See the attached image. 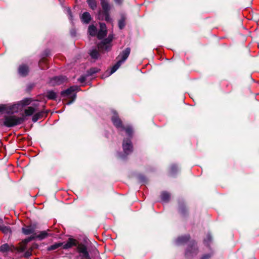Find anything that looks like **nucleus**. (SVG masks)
<instances>
[{
    "mask_svg": "<svg viewBox=\"0 0 259 259\" xmlns=\"http://www.w3.org/2000/svg\"><path fill=\"white\" fill-rule=\"evenodd\" d=\"M30 103V100L25 99L19 103L13 105L2 104L0 105V112H6L7 113L18 112L21 110L24 106L29 105Z\"/></svg>",
    "mask_w": 259,
    "mask_h": 259,
    "instance_id": "obj_1",
    "label": "nucleus"
},
{
    "mask_svg": "<svg viewBox=\"0 0 259 259\" xmlns=\"http://www.w3.org/2000/svg\"><path fill=\"white\" fill-rule=\"evenodd\" d=\"M130 48H127L120 53L117 58L118 59L117 62L113 66L110 72L108 73L109 75L115 72L120 66L121 64L126 60L130 54Z\"/></svg>",
    "mask_w": 259,
    "mask_h": 259,
    "instance_id": "obj_2",
    "label": "nucleus"
},
{
    "mask_svg": "<svg viewBox=\"0 0 259 259\" xmlns=\"http://www.w3.org/2000/svg\"><path fill=\"white\" fill-rule=\"evenodd\" d=\"M24 121V117L15 115L6 116L4 119V124L7 127H12L21 124Z\"/></svg>",
    "mask_w": 259,
    "mask_h": 259,
    "instance_id": "obj_3",
    "label": "nucleus"
},
{
    "mask_svg": "<svg viewBox=\"0 0 259 259\" xmlns=\"http://www.w3.org/2000/svg\"><path fill=\"white\" fill-rule=\"evenodd\" d=\"M78 88L77 86H73L61 92V95L64 97L71 99V100L68 102L66 104H70L74 101L76 98L75 92L78 91Z\"/></svg>",
    "mask_w": 259,
    "mask_h": 259,
    "instance_id": "obj_4",
    "label": "nucleus"
},
{
    "mask_svg": "<svg viewBox=\"0 0 259 259\" xmlns=\"http://www.w3.org/2000/svg\"><path fill=\"white\" fill-rule=\"evenodd\" d=\"M113 38L112 34H110L108 38L103 40L100 44L98 45V49L100 51H108L111 48V41Z\"/></svg>",
    "mask_w": 259,
    "mask_h": 259,
    "instance_id": "obj_5",
    "label": "nucleus"
},
{
    "mask_svg": "<svg viewBox=\"0 0 259 259\" xmlns=\"http://www.w3.org/2000/svg\"><path fill=\"white\" fill-rule=\"evenodd\" d=\"M112 120L114 125L117 128H120L121 130H125L128 136L131 135L132 133V129L130 127L125 128L123 126L121 120L119 119L117 116L114 115L112 118Z\"/></svg>",
    "mask_w": 259,
    "mask_h": 259,
    "instance_id": "obj_6",
    "label": "nucleus"
},
{
    "mask_svg": "<svg viewBox=\"0 0 259 259\" xmlns=\"http://www.w3.org/2000/svg\"><path fill=\"white\" fill-rule=\"evenodd\" d=\"M77 251L81 259H91L87 250V248L84 244H78L77 246Z\"/></svg>",
    "mask_w": 259,
    "mask_h": 259,
    "instance_id": "obj_7",
    "label": "nucleus"
},
{
    "mask_svg": "<svg viewBox=\"0 0 259 259\" xmlns=\"http://www.w3.org/2000/svg\"><path fill=\"white\" fill-rule=\"evenodd\" d=\"M123 149L124 152L126 154H128L132 151L133 146L131 141L128 140H124L123 142Z\"/></svg>",
    "mask_w": 259,
    "mask_h": 259,
    "instance_id": "obj_8",
    "label": "nucleus"
},
{
    "mask_svg": "<svg viewBox=\"0 0 259 259\" xmlns=\"http://www.w3.org/2000/svg\"><path fill=\"white\" fill-rule=\"evenodd\" d=\"M66 80V78L63 76H56L52 78L50 80V83L52 85H59L64 82Z\"/></svg>",
    "mask_w": 259,
    "mask_h": 259,
    "instance_id": "obj_9",
    "label": "nucleus"
},
{
    "mask_svg": "<svg viewBox=\"0 0 259 259\" xmlns=\"http://www.w3.org/2000/svg\"><path fill=\"white\" fill-rule=\"evenodd\" d=\"M107 34V28L105 24H100V30L97 34V36L99 39L103 38Z\"/></svg>",
    "mask_w": 259,
    "mask_h": 259,
    "instance_id": "obj_10",
    "label": "nucleus"
},
{
    "mask_svg": "<svg viewBox=\"0 0 259 259\" xmlns=\"http://www.w3.org/2000/svg\"><path fill=\"white\" fill-rule=\"evenodd\" d=\"M48 235H48V233L46 231H41L39 233V234H38V235H35V236H33L32 237H29V238L26 239V241L27 242H29V241H31V240L34 239L35 238H38L40 240H42V239H44L45 238H46Z\"/></svg>",
    "mask_w": 259,
    "mask_h": 259,
    "instance_id": "obj_11",
    "label": "nucleus"
},
{
    "mask_svg": "<svg viewBox=\"0 0 259 259\" xmlns=\"http://www.w3.org/2000/svg\"><path fill=\"white\" fill-rule=\"evenodd\" d=\"M197 253V248L194 245H193L191 246H190L189 248L187 250L186 252V255L187 256H190L191 255H193L194 254H196Z\"/></svg>",
    "mask_w": 259,
    "mask_h": 259,
    "instance_id": "obj_12",
    "label": "nucleus"
},
{
    "mask_svg": "<svg viewBox=\"0 0 259 259\" xmlns=\"http://www.w3.org/2000/svg\"><path fill=\"white\" fill-rule=\"evenodd\" d=\"M102 7L104 13L109 12L111 9V6L109 4L108 0H101Z\"/></svg>",
    "mask_w": 259,
    "mask_h": 259,
    "instance_id": "obj_13",
    "label": "nucleus"
},
{
    "mask_svg": "<svg viewBox=\"0 0 259 259\" xmlns=\"http://www.w3.org/2000/svg\"><path fill=\"white\" fill-rule=\"evenodd\" d=\"M190 238L189 235L182 236L176 240V243L177 245H181L186 242Z\"/></svg>",
    "mask_w": 259,
    "mask_h": 259,
    "instance_id": "obj_14",
    "label": "nucleus"
},
{
    "mask_svg": "<svg viewBox=\"0 0 259 259\" xmlns=\"http://www.w3.org/2000/svg\"><path fill=\"white\" fill-rule=\"evenodd\" d=\"M75 245V240L74 239L70 238L68 239L67 242L63 243V245L61 247H62L63 249H68Z\"/></svg>",
    "mask_w": 259,
    "mask_h": 259,
    "instance_id": "obj_15",
    "label": "nucleus"
},
{
    "mask_svg": "<svg viewBox=\"0 0 259 259\" xmlns=\"http://www.w3.org/2000/svg\"><path fill=\"white\" fill-rule=\"evenodd\" d=\"M80 18L83 23H89L91 19V17L88 12H84L81 16Z\"/></svg>",
    "mask_w": 259,
    "mask_h": 259,
    "instance_id": "obj_16",
    "label": "nucleus"
},
{
    "mask_svg": "<svg viewBox=\"0 0 259 259\" xmlns=\"http://www.w3.org/2000/svg\"><path fill=\"white\" fill-rule=\"evenodd\" d=\"M37 105L35 107L30 106L25 110V114L26 116H30L32 115L35 111L37 110Z\"/></svg>",
    "mask_w": 259,
    "mask_h": 259,
    "instance_id": "obj_17",
    "label": "nucleus"
},
{
    "mask_svg": "<svg viewBox=\"0 0 259 259\" xmlns=\"http://www.w3.org/2000/svg\"><path fill=\"white\" fill-rule=\"evenodd\" d=\"M35 228L32 226H27L22 228V232L25 235H29L33 233L35 231Z\"/></svg>",
    "mask_w": 259,
    "mask_h": 259,
    "instance_id": "obj_18",
    "label": "nucleus"
},
{
    "mask_svg": "<svg viewBox=\"0 0 259 259\" xmlns=\"http://www.w3.org/2000/svg\"><path fill=\"white\" fill-rule=\"evenodd\" d=\"M28 72V68L25 65L20 66L19 68V73L22 76H25Z\"/></svg>",
    "mask_w": 259,
    "mask_h": 259,
    "instance_id": "obj_19",
    "label": "nucleus"
},
{
    "mask_svg": "<svg viewBox=\"0 0 259 259\" xmlns=\"http://www.w3.org/2000/svg\"><path fill=\"white\" fill-rule=\"evenodd\" d=\"M88 32L90 35L95 36L97 34V28L94 25H90L88 28Z\"/></svg>",
    "mask_w": 259,
    "mask_h": 259,
    "instance_id": "obj_20",
    "label": "nucleus"
},
{
    "mask_svg": "<svg viewBox=\"0 0 259 259\" xmlns=\"http://www.w3.org/2000/svg\"><path fill=\"white\" fill-rule=\"evenodd\" d=\"M63 245V242H59V243H56L52 245H51L50 246L48 247V250H53L57 249L60 247H61Z\"/></svg>",
    "mask_w": 259,
    "mask_h": 259,
    "instance_id": "obj_21",
    "label": "nucleus"
},
{
    "mask_svg": "<svg viewBox=\"0 0 259 259\" xmlns=\"http://www.w3.org/2000/svg\"><path fill=\"white\" fill-rule=\"evenodd\" d=\"M161 200L164 202H166L170 198V195L167 192H162L161 195Z\"/></svg>",
    "mask_w": 259,
    "mask_h": 259,
    "instance_id": "obj_22",
    "label": "nucleus"
},
{
    "mask_svg": "<svg viewBox=\"0 0 259 259\" xmlns=\"http://www.w3.org/2000/svg\"><path fill=\"white\" fill-rule=\"evenodd\" d=\"M87 2L92 9L94 10L96 9L97 5L95 0H88Z\"/></svg>",
    "mask_w": 259,
    "mask_h": 259,
    "instance_id": "obj_23",
    "label": "nucleus"
},
{
    "mask_svg": "<svg viewBox=\"0 0 259 259\" xmlns=\"http://www.w3.org/2000/svg\"><path fill=\"white\" fill-rule=\"evenodd\" d=\"M47 96L49 99H55L56 98V94L54 92L49 91L47 93Z\"/></svg>",
    "mask_w": 259,
    "mask_h": 259,
    "instance_id": "obj_24",
    "label": "nucleus"
},
{
    "mask_svg": "<svg viewBox=\"0 0 259 259\" xmlns=\"http://www.w3.org/2000/svg\"><path fill=\"white\" fill-rule=\"evenodd\" d=\"M90 55L92 58L97 59L99 56V53L96 50H93L90 53Z\"/></svg>",
    "mask_w": 259,
    "mask_h": 259,
    "instance_id": "obj_25",
    "label": "nucleus"
},
{
    "mask_svg": "<svg viewBox=\"0 0 259 259\" xmlns=\"http://www.w3.org/2000/svg\"><path fill=\"white\" fill-rule=\"evenodd\" d=\"M9 249V245L7 244H4L0 246V251L5 252Z\"/></svg>",
    "mask_w": 259,
    "mask_h": 259,
    "instance_id": "obj_26",
    "label": "nucleus"
},
{
    "mask_svg": "<svg viewBox=\"0 0 259 259\" xmlns=\"http://www.w3.org/2000/svg\"><path fill=\"white\" fill-rule=\"evenodd\" d=\"M118 26L120 29H122L125 26V19L122 17L118 22Z\"/></svg>",
    "mask_w": 259,
    "mask_h": 259,
    "instance_id": "obj_27",
    "label": "nucleus"
},
{
    "mask_svg": "<svg viewBox=\"0 0 259 259\" xmlns=\"http://www.w3.org/2000/svg\"><path fill=\"white\" fill-rule=\"evenodd\" d=\"M41 116V113H38L34 114L32 117V120L34 122H36Z\"/></svg>",
    "mask_w": 259,
    "mask_h": 259,
    "instance_id": "obj_28",
    "label": "nucleus"
},
{
    "mask_svg": "<svg viewBox=\"0 0 259 259\" xmlns=\"http://www.w3.org/2000/svg\"><path fill=\"white\" fill-rule=\"evenodd\" d=\"M41 116V113H38L34 114L32 117V120L34 122H36Z\"/></svg>",
    "mask_w": 259,
    "mask_h": 259,
    "instance_id": "obj_29",
    "label": "nucleus"
},
{
    "mask_svg": "<svg viewBox=\"0 0 259 259\" xmlns=\"http://www.w3.org/2000/svg\"><path fill=\"white\" fill-rule=\"evenodd\" d=\"M105 19L107 22H111L112 19L110 18L109 12L104 13Z\"/></svg>",
    "mask_w": 259,
    "mask_h": 259,
    "instance_id": "obj_30",
    "label": "nucleus"
},
{
    "mask_svg": "<svg viewBox=\"0 0 259 259\" xmlns=\"http://www.w3.org/2000/svg\"><path fill=\"white\" fill-rule=\"evenodd\" d=\"M211 240V236L210 234H207L206 239H204V241L206 244H207Z\"/></svg>",
    "mask_w": 259,
    "mask_h": 259,
    "instance_id": "obj_31",
    "label": "nucleus"
},
{
    "mask_svg": "<svg viewBox=\"0 0 259 259\" xmlns=\"http://www.w3.org/2000/svg\"><path fill=\"white\" fill-rule=\"evenodd\" d=\"M67 13H68V15L69 19L71 21H72V14H71V11H70V10L69 9H67Z\"/></svg>",
    "mask_w": 259,
    "mask_h": 259,
    "instance_id": "obj_32",
    "label": "nucleus"
},
{
    "mask_svg": "<svg viewBox=\"0 0 259 259\" xmlns=\"http://www.w3.org/2000/svg\"><path fill=\"white\" fill-rule=\"evenodd\" d=\"M3 231L5 233H8L10 232V229L8 227H5L3 229Z\"/></svg>",
    "mask_w": 259,
    "mask_h": 259,
    "instance_id": "obj_33",
    "label": "nucleus"
},
{
    "mask_svg": "<svg viewBox=\"0 0 259 259\" xmlns=\"http://www.w3.org/2000/svg\"><path fill=\"white\" fill-rule=\"evenodd\" d=\"M210 257L209 254H205L203 255L201 259H208Z\"/></svg>",
    "mask_w": 259,
    "mask_h": 259,
    "instance_id": "obj_34",
    "label": "nucleus"
},
{
    "mask_svg": "<svg viewBox=\"0 0 259 259\" xmlns=\"http://www.w3.org/2000/svg\"><path fill=\"white\" fill-rule=\"evenodd\" d=\"M85 78L83 76H82L81 77H80L79 79H78V80L80 82H83L85 81Z\"/></svg>",
    "mask_w": 259,
    "mask_h": 259,
    "instance_id": "obj_35",
    "label": "nucleus"
},
{
    "mask_svg": "<svg viewBox=\"0 0 259 259\" xmlns=\"http://www.w3.org/2000/svg\"><path fill=\"white\" fill-rule=\"evenodd\" d=\"M31 253L30 251H27L25 253V256L26 257H29L31 255Z\"/></svg>",
    "mask_w": 259,
    "mask_h": 259,
    "instance_id": "obj_36",
    "label": "nucleus"
},
{
    "mask_svg": "<svg viewBox=\"0 0 259 259\" xmlns=\"http://www.w3.org/2000/svg\"><path fill=\"white\" fill-rule=\"evenodd\" d=\"M114 2L118 4H120L121 3H122V0H114Z\"/></svg>",
    "mask_w": 259,
    "mask_h": 259,
    "instance_id": "obj_37",
    "label": "nucleus"
},
{
    "mask_svg": "<svg viewBox=\"0 0 259 259\" xmlns=\"http://www.w3.org/2000/svg\"><path fill=\"white\" fill-rule=\"evenodd\" d=\"M175 168V166H171V170L173 171H174V169Z\"/></svg>",
    "mask_w": 259,
    "mask_h": 259,
    "instance_id": "obj_38",
    "label": "nucleus"
}]
</instances>
